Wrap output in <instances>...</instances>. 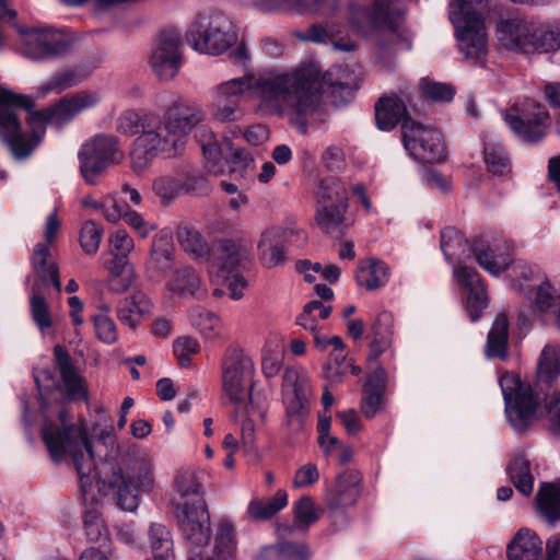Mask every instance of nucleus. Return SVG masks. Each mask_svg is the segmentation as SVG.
Segmentation results:
<instances>
[{
    "mask_svg": "<svg viewBox=\"0 0 560 560\" xmlns=\"http://www.w3.org/2000/svg\"><path fill=\"white\" fill-rule=\"evenodd\" d=\"M421 89L424 95L434 101L450 102L454 96L453 88L445 83L423 81Z\"/></svg>",
    "mask_w": 560,
    "mask_h": 560,
    "instance_id": "69168bd1",
    "label": "nucleus"
},
{
    "mask_svg": "<svg viewBox=\"0 0 560 560\" xmlns=\"http://www.w3.org/2000/svg\"><path fill=\"white\" fill-rule=\"evenodd\" d=\"M194 49L220 55L237 39L232 21L223 13L199 16L186 35Z\"/></svg>",
    "mask_w": 560,
    "mask_h": 560,
    "instance_id": "9b49d317",
    "label": "nucleus"
},
{
    "mask_svg": "<svg viewBox=\"0 0 560 560\" xmlns=\"http://www.w3.org/2000/svg\"><path fill=\"white\" fill-rule=\"evenodd\" d=\"M54 359L56 368L61 376L67 395L71 399H88L86 385L73 364L69 351L57 345L54 347Z\"/></svg>",
    "mask_w": 560,
    "mask_h": 560,
    "instance_id": "b1692460",
    "label": "nucleus"
},
{
    "mask_svg": "<svg viewBox=\"0 0 560 560\" xmlns=\"http://www.w3.org/2000/svg\"><path fill=\"white\" fill-rule=\"evenodd\" d=\"M173 351L182 366L190 364V355L200 351L199 342L189 336L178 337L173 343Z\"/></svg>",
    "mask_w": 560,
    "mask_h": 560,
    "instance_id": "bf43d9fd",
    "label": "nucleus"
},
{
    "mask_svg": "<svg viewBox=\"0 0 560 560\" xmlns=\"http://www.w3.org/2000/svg\"><path fill=\"white\" fill-rule=\"evenodd\" d=\"M315 223L323 233L340 238L352 224L348 214V203H316Z\"/></svg>",
    "mask_w": 560,
    "mask_h": 560,
    "instance_id": "5701e85b",
    "label": "nucleus"
},
{
    "mask_svg": "<svg viewBox=\"0 0 560 560\" xmlns=\"http://www.w3.org/2000/svg\"><path fill=\"white\" fill-rule=\"evenodd\" d=\"M103 97L100 91L81 90L61 97L56 104L32 112L28 125L31 133L22 131L19 109L32 110L34 100L25 94L15 93L0 85V138L16 161L28 159L44 135L40 127L45 124L63 126L72 121L82 112L98 106Z\"/></svg>",
    "mask_w": 560,
    "mask_h": 560,
    "instance_id": "7ed1b4c3",
    "label": "nucleus"
},
{
    "mask_svg": "<svg viewBox=\"0 0 560 560\" xmlns=\"http://www.w3.org/2000/svg\"><path fill=\"white\" fill-rule=\"evenodd\" d=\"M206 471L180 467L173 479V489L182 502L177 503V518L184 538L199 547L210 540V514L203 499Z\"/></svg>",
    "mask_w": 560,
    "mask_h": 560,
    "instance_id": "39448f33",
    "label": "nucleus"
},
{
    "mask_svg": "<svg viewBox=\"0 0 560 560\" xmlns=\"http://www.w3.org/2000/svg\"><path fill=\"white\" fill-rule=\"evenodd\" d=\"M153 71L163 80L173 79L180 66L179 37L175 33H163L156 47L154 48L151 59Z\"/></svg>",
    "mask_w": 560,
    "mask_h": 560,
    "instance_id": "6ab92c4d",
    "label": "nucleus"
},
{
    "mask_svg": "<svg viewBox=\"0 0 560 560\" xmlns=\"http://www.w3.org/2000/svg\"><path fill=\"white\" fill-rule=\"evenodd\" d=\"M441 249L450 264H453L454 258L460 260L466 257V252H469L467 240L453 228H445L442 231Z\"/></svg>",
    "mask_w": 560,
    "mask_h": 560,
    "instance_id": "49530a36",
    "label": "nucleus"
},
{
    "mask_svg": "<svg viewBox=\"0 0 560 560\" xmlns=\"http://www.w3.org/2000/svg\"><path fill=\"white\" fill-rule=\"evenodd\" d=\"M284 395H311L310 376L303 368H285L283 373Z\"/></svg>",
    "mask_w": 560,
    "mask_h": 560,
    "instance_id": "09e8293b",
    "label": "nucleus"
},
{
    "mask_svg": "<svg viewBox=\"0 0 560 560\" xmlns=\"http://www.w3.org/2000/svg\"><path fill=\"white\" fill-rule=\"evenodd\" d=\"M533 301L540 312L552 310L557 314L560 307V294H556L555 289L549 281L540 282L533 292Z\"/></svg>",
    "mask_w": 560,
    "mask_h": 560,
    "instance_id": "603ef678",
    "label": "nucleus"
},
{
    "mask_svg": "<svg viewBox=\"0 0 560 560\" xmlns=\"http://www.w3.org/2000/svg\"><path fill=\"white\" fill-rule=\"evenodd\" d=\"M288 504V494L284 490H278L269 499H254L247 508L248 516L254 521H265L273 516Z\"/></svg>",
    "mask_w": 560,
    "mask_h": 560,
    "instance_id": "37998d69",
    "label": "nucleus"
},
{
    "mask_svg": "<svg viewBox=\"0 0 560 560\" xmlns=\"http://www.w3.org/2000/svg\"><path fill=\"white\" fill-rule=\"evenodd\" d=\"M190 546V556L188 560H230L233 559L236 552V540L234 534L233 525L226 521L222 520L219 522L217 532L214 535V547L213 552L217 559L211 558L208 555H205L201 548L207 547L206 545L195 547Z\"/></svg>",
    "mask_w": 560,
    "mask_h": 560,
    "instance_id": "a878e982",
    "label": "nucleus"
},
{
    "mask_svg": "<svg viewBox=\"0 0 560 560\" xmlns=\"http://www.w3.org/2000/svg\"><path fill=\"white\" fill-rule=\"evenodd\" d=\"M124 158L119 139L105 133L84 142L78 153L81 175L89 185H96L98 176L109 166L121 163Z\"/></svg>",
    "mask_w": 560,
    "mask_h": 560,
    "instance_id": "f8f14e48",
    "label": "nucleus"
},
{
    "mask_svg": "<svg viewBox=\"0 0 560 560\" xmlns=\"http://www.w3.org/2000/svg\"><path fill=\"white\" fill-rule=\"evenodd\" d=\"M509 319L504 313L495 316L488 334L485 353L489 359L505 360L508 358Z\"/></svg>",
    "mask_w": 560,
    "mask_h": 560,
    "instance_id": "72a5a7b5",
    "label": "nucleus"
},
{
    "mask_svg": "<svg viewBox=\"0 0 560 560\" xmlns=\"http://www.w3.org/2000/svg\"><path fill=\"white\" fill-rule=\"evenodd\" d=\"M389 280V267L382 260L370 258L366 265H361L357 270V281L368 290H377Z\"/></svg>",
    "mask_w": 560,
    "mask_h": 560,
    "instance_id": "58836bf2",
    "label": "nucleus"
},
{
    "mask_svg": "<svg viewBox=\"0 0 560 560\" xmlns=\"http://www.w3.org/2000/svg\"><path fill=\"white\" fill-rule=\"evenodd\" d=\"M109 258L128 259V255L135 247L133 240L125 230H117L109 235Z\"/></svg>",
    "mask_w": 560,
    "mask_h": 560,
    "instance_id": "4d7b16f0",
    "label": "nucleus"
},
{
    "mask_svg": "<svg viewBox=\"0 0 560 560\" xmlns=\"http://www.w3.org/2000/svg\"><path fill=\"white\" fill-rule=\"evenodd\" d=\"M319 479V472L314 464H305L298 469L293 479L295 488H304L315 483Z\"/></svg>",
    "mask_w": 560,
    "mask_h": 560,
    "instance_id": "774afa93",
    "label": "nucleus"
},
{
    "mask_svg": "<svg viewBox=\"0 0 560 560\" xmlns=\"http://www.w3.org/2000/svg\"><path fill=\"white\" fill-rule=\"evenodd\" d=\"M67 48L63 36L52 28H31L22 32V54L32 60H45Z\"/></svg>",
    "mask_w": 560,
    "mask_h": 560,
    "instance_id": "f3484780",
    "label": "nucleus"
},
{
    "mask_svg": "<svg viewBox=\"0 0 560 560\" xmlns=\"http://www.w3.org/2000/svg\"><path fill=\"white\" fill-rule=\"evenodd\" d=\"M351 19L361 26V18H366L373 30L386 28L395 31L405 11L400 2L392 0L375 1L370 11V0H348Z\"/></svg>",
    "mask_w": 560,
    "mask_h": 560,
    "instance_id": "dca6fc26",
    "label": "nucleus"
},
{
    "mask_svg": "<svg viewBox=\"0 0 560 560\" xmlns=\"http://www.w3.org/2000/svg\"><path fill=\"white\" fill-rule=\"evenodd\" d=\"M285 72H298L308 71L311 72L310 85L312 93L315 96L314 104L305 113H288L285 116H295L298 118H306L312 115L320 105L322 96L324 93H328L331 101L336 105H345L349 103L358 89L354 81L353 74L347 69H335L322 74L318 67L315 65H307L298 67L291 70H284Z\"/></svg>",
    "mask_w": 560,
    "mask_h": 560,
    "instance_id": "9d476101",
    "label": "nucleus"
},
{
    "mask_svg": "<svg viewBox=\"0 0 560 560\" xmlns=\"http://www.w3.org/2000/svg\"><path fill=\"white\" fill-rule=\"evenodd\" d=\"M295 522L307 528L318 520L315 504L310 497H303L294 504Z\"/></svg>",
    "mask_w": 560,
    "mask_h": 560,
    "instance_id": "e2e57ef3",
    "label": "nucleus"
},
{
    "mask_svg": "<svg viewBox=\"0 0 560 560\" xmlns=\"http://www.w3.org/2000/svg\"><path fill=\"white\" fill-rule=\"evenodd\" d=\"M103 233L102 225L95 221L90 220L83 223L80 232V245L88 255H93L97 252Z\"/></svg>",
    "mask_w": 560,
    "mask_h": 560,
    "instance_id": "5fc2aeb1",
    "label": "nucleus"
},
{
    "mask_svg": "<svg viewBox=\"0 0 560 560\" xmlns=\"http://www.w3.org/2000/svg\"><path fill=\"white\" fill-rule=\"evenodd\" d=\"M411 103L409 93L400 91L388 96L381 97L375 104L376 125L381 130H392L399 122L401 126L412 121L408 116V106Z\"/></svg>",
    "mask_w": 560,
    "mask_h": 560,
    "instance_id": "aec40b11",
    "label": "nucleus"
},
{
    "mask_svg": "<svg viewBox=\"0 0 560 560\" xmlns=\"http://www.w3.org/2000/svg\"><path fill=\"white\" fill-rule=\"evenodd\" d=\"M474 253L480 267L493 276L500 275L501 271L506 269L510 262L508 255L494 256L489 249L478 250L475 248Z\"/></svg>",
    "mask_w": 560,
    "mask_h": 560,
    "instance_id": "6e6d98bb",
    "label": "nucleus"
},
{
    "mask_svg": "<svg viewBox=\"0 0 560 560\" xmlns=\"http://www.w3.org/2000/svg\"><path fill=\"white\" fill-rule=\"evenodd\" d=\"M176 236L186 253L199 260L208 259L210 248L199 231L188 225H179Z\"/></svg>",
    "mask_w": 560,
    "mask_h": 560,
    "instance_id": "79ce46f5",
    "label": "nucleus"
},
{
    "mask_svg": "<svg viewBox=\"0 0 560 560\" xmlns=\"http://www.w3.org/2000/svg\"><path fill=\"white\" fill-rule=\"evenodd\" d=\"M160 104L165 105L162 118L164 129L176 139L184 150L188 136L203 120L205 113L200 104L186 100L172 92L159 96Z\"/></svg>",
    "mask_w": 560,
    "mask_h": 560,
    "instance_id": "ddd939ff",
    "label": "nucleus"
},
{
    "mask_svg": "<svg viewBox=\"0 0 560 560\" xmlns=\"http://www.w3.org/2000/svg\"><path fill=\"white\" fill-rule=\"evenodd\" d=\"M310 395H284L287 424L300 428L308 412Z\"/></svg>",
    "mask_w": 560,
    "mask_h": 560,
    "instance_id": "8fccbe9b",
    "label": "nucleus"
},
{
    "mask_svg": "<svg viewBox=\"0 0 560 560\" xmlns=\"http://www.w3.org/2000/svg\"><path fill=\"white\" fill-rule=\"evenodd\" d=\"M174 253V244L167 234L154 236L147 261V272L151 279H161L172 269Z\"/></svg>",
    "mask_w": 560,
    "mask_h": 560,
    "instance_id": "bb28decb",
    "label": "nucleus"
},
{
    "mask_svg": "<svg viewBox=\"0 0 560 560\" xmlns=\"http://www.w3.org/2000/svg\"><path fill=\"white\" fill-rule=\"evenodd\" d=\"M311 72H285L270 70L254 75L232 78L211 90V114L219 122L241 120L245 110L242 97L255 91L258 109L264 114L285 116L288 113H305L314 104L315 96L310 85Z\"/></svg>",
    "mask_w": 560,
    "mask_h": 560,
    "instance_id": "f03ea898",
    "label": "nucleus"
},
{
    "mask_svg": "<svg viewBox=\"0 0 560 560\" xmlns=\"http://www.w3.org/2000/svg\"><path fill=\"white\" fill-rule=\"evenodd\" d=\"M203 154L207 160V168L210 173L218 175L223 172L222 160L238 166H245L249 162V154L234 145V143L224 138L219 144L209 143L203 145Z\"/></svg>",
    "mask_w": 560,
    "mask_h": 560,
    "instance_id": "4be33fe9",
    "label": "nucleus"
},
{
    "mask_svg": "<svg viewBox=\"0 0 560 560\" xmlns=\"http://www.w3.org/2000/svg\"><path fill=\"white\" fill-rule=\"evenodd\" d=\"M218 259L223 270L232 271L241 261L238 247L232 242L222 244Z\"/></svg>",
    "mask_w": 560,
    "mask_h": 560,
    "instance_id": "338daca9",
    "label": "nucleus"
},
{
    "mask_svg": "<svg viewBox=\"0 0 560 560\" xmlns=\"http://www.w3.org/2000/svg\"><path fill=\"white\" fill-rule=\"evenodd\" d=\"M497 36L510 50L524 54L556 51L560 49V20L546 23L522 19L501 21Z\"/></svg>",
    "mask_w": 560,
    "mask_h": 560,
    "instance_id": "0eeeda50",
    "label": "nucleus"
},
{
    "mask_svg": "<svg viewBox=\"0 0 560 560\" xmlns=\"http://www.w3.org/2000/svg\"><path fill=\"white\" fill-rule=\"evenodd\" d=\"M560 377V343L549 342L541 349L536 363L538 385H552Z\"/></svg>",
    "mask_w": 560,
    "mask_h": 560,
    "instance_id": "2f4dec72",
    "label": "nucleus"
},
{
    "mask_svg": "<svg viewBox=\"0 0 560 560\" xmlns=\"http://www.w3.org/2000/svg\"><path fill=\"white\" fill-rule=\"evenodd\" d=\"M180 185L173 177H161L154 180L153 191L163 202H170L175 199L179 192Z\"/></svg>",
    "mask_w": 560,
    "mask_h": 560,
    "instance_id": "0e129e2a",
    "label": "nucleus"
},
{
    "mask_svg": "<svg viewBox=\"0 0 560 560\" xmlns=\"http://www.w3.org/2000/svg\"><path fill=\"white\" fill-rule=\"evenodd\" d=\"M257 255L266 268H273L284 262L285 250L282 229L272 226L261 232L257 242Z\"/></svg>",
    "mask_w": 560,
    "mask_h": 560,
    "instance_id": "c85d7f7f",
    "label": "nucleus"
},
{
    "mask_svg": "<svg viewBox=\"0 0 560 560\" xmlns=\"http://www.w3.org/2000/svg\"><path fill=\"white\" fill-rule=\"evenodd\" d=\"M454 276L458 283L468 291L466 299V311L471 320H477L488 306L486 290L481 283L478 272L470 267L462 266L454 268Z\"/></svg>",
    "mask_w": 560,
    "mask_h": 560,
    "instance_id": "412c9836",
    "label": "nucleus"
},
{
    "mask_svg": "<svg viewBox=\"0 0 560 560\" xmlns=\"http://www.w3.org/2000/svg\"><path fill=\"white\" fill-rule=\"evenodd\" d=\"M144 122V130L136 138L131 151V164L137 173L145 170L159 155L173 159L184 151L158 116L152 115Z\"/></svg>",
    "mask_w": 560,
    "mask_h": 560,
    "instance_id": "6e6552de",
    "label": "nucleus"
},
{
    "mask_svg": "<svg viewBox=\"0 0 560 560\" xmlns=\"http://www.w3.org/2000/svg\"><path fill=\"white\" fill-rule=\"evenodd\" d=\"M62 427L46 422L42 438L55 462L70 456L75 467L80 488L84 495L96 487L105 495H113L124 511L133 512L139 505L140 493L154 489L153 459L137 445L120 450L110 434L107 439L110 450L100 466L95 464V452L104 442L93 445L81 424H66L63 412L59 415Z\"/></svg>",
    "mask_w": 560,
    "mask_h": 560,
    "instance_id": "f257e3e1",
    "label": "nucleus"
},
{
    "mask_svg": "<svg viewBox=\"0 0 560 560\" xmlns=\"http://www.w3.org/2000/svg\"><path fill=\"white\" fill-rule=\"evenodd\" d=\"M93 323L96 337L107 345H113L118 339L117 326L110 316L94 315Z\"/></svg>",
    "mask_w": 560,
    "mask_h": 560,
    "instance_id": "052dcab7",
    "label": "nucleus"
},
{
    "mask_svg": "<svg viewBox=\"0 0 560 560\" xmlns=\"http://www.w3.org/2000/svg\"><path fill=\"white\" fill-rule=\"evenodd\" d=\"M312 551L305 542L282 541L262 547L255 560H310Z\"/></svg>",
    "mask_w": 560,
    "mask_h": 560,
    "instance_id": "f704fd0d",
    "label": "nucleus"
},
{
    "mask_svg": "<svg viewBox=\"0 0 560 560\" xmlns=\"http://www.w3.org/2000/svg\"><path fill=\"white\" fill-rule=\"evenodd\" d=\"M373 339L370 343L369 361H375L390 346L392 316L388 313L380 314L372 325Z\"/></svg>",
    "mask_w": 560,
    "mask_h": 560,
    "instance_id": "ea45409f",
    "label": "nucleus"
},
{
    "mask_svg": "<svg viewBox=\"0 0 560 560\" xmlns=\"http://www.w3.org/2000/svg\"><path fill=\"white\" fill-rule=\"evenodd\" d=\"M508 474L514 487L524 495H529L534 488L530 463L525 456H515L508 466Z\"/></svg>",
    "mask_w": 560,
    "mask_h": 560,
    "instance_id": "c03bdc74",
    "label": "nucleus"
},
{
    "mask_svg": "<svg viewBox=\"0 0 560 560\" xmlns=\"http://www.w3.org/2000/svg\"><path fill=\"white\" fill-rule=\"evenodd\" d=\"M549 430L552 434L560 436V390H553L544 397Z\"/></svg>",
    "mask_w": 560,
    "mask_h": 560,
    "instance_id": "680f3d73",
    "label": "nucleus"
},
{
    "mask_svg": "<svg viewBox=\"0 0 560 560\" xmlns=\"http://www.w3.org/2000/svg\"><path fill=\"white\" fill-rule=\"evenodd\" d=\"M83 524L88 539L105 547L108 541V532L101 517V513L95 509L88 511L84 514Z\"/></svg>",
    "mask_w": 560,
    "mask_h": 560,
    "instance_id": "3c124183",
    "label": "nucleus"
},
{
    "mask_svg": "<svg viewBox=\"0 0 560 560\" xmlns=\"http://www.w3.org/2000/svg\"><path fill=\"white\" fill-rule=\"evenodd\" d=\"M103 267L107 270L105 283L108 291L121 294L131 288L135 272L128 259L104 258Z\"/></svg>",
    "mask_w": 560,
    "mask_h": 560,
    "instance_id": "7c9ffc66",
    "label": "nucleus"
},
{
    "mask_svg": "<svg viewBox=\"0 0 560 560\" xmlns=\"http://www.w3.org/2000/svg\"><path fill=\"white\" fill-rule=\"evenodd\" d=\"M504 119L513 132L526 142L542 139L551 124L548 110L534 100H525L513 105Z\"/></svg>",
    "mask_w": 560,
    "mask_h": 560,
    "instance_id": "4468645a",
    "label": "nucleus"
},
{
    "mask_svg": "<svg viewBox=\"0 0 560 560\" xmlns=\"http://www.w3.org/2000/svg\"><path fill=\"white\" fill-rule=\"evenodd\" d=\"M148 540L153 558L175 560L173 538L165 525L152 523L148 530Z\"/></svg>",
    "mask_w": 560,
    "mask_h": 560,
    "instance_id": "a19ab883",
    "label": "nucleus"
},
{
    "mask_svg": "<svg viewBox=\"0 0 560 560\" xmlns=\"http://www.w3.org/2000/svg\"><path fill=\"white\" fill-rule=\"evenodd\" d=\"M60 229V220L58 219L57 212H51L46 220L45 224V242L38 243L33 250V267L43 280L45 285L49 284V281L54 283V287L59 292L61 290V282L59 279L58 268L56 264L48 262L47 257L49 256V244L55 240L57 232Z\"/></svg>",
    "mask_w": 560,
    "mask_h": 560,
    "instance_id": "a211bd4d",
    "label": "nucleus"
},
{
    "mask_svg": "<svg viewBox=\"0 0 560 560\" xmlns=\"http://www.w3.org/2000/svg\"><path fill=\"white\" fill-rule=\"evenodd\" d=\"M316 203L336 205L348 203V190L345 184L337 177L323 178L316 190Z\"/></svg>",
    "mask_w": 560,
    "mask_h": 560,
    "instance_id": "a18cd8bd",
    "label": "nucleus"
},
{
    "mask_svg": "<svg viewBox=\"0 0 560 560\" xmlns=\"http://www.w3.org/2000/svg\"><path fill=\"white\" fill-rule=\"evenodd\" d=\"M255 371L254 360L244 349L231 347L224 352L221 363L222 389L234 407L245 445L254 443L256 428L264 424L267 413L265 399L252 395Z\"/></svg>",
    "mask_w": 560,
    "mask_h": 560,
    "instance_id": "20e7f679",
    "label": "nucleus"
},
{
    "mask_svg": "<svg viewBox=\"0 0 560 560\" xmlns=\"http://www.w3.org/2000/svg\"><path fill=\"white\" fill-rule=\"evenodd\" d=\"M401 136L406 150L415 159L425 163H439L444 160L445 144L438 130L416 121H407L401 127Z\"/></svg>",
    "mask_w": 560,
    "mask_h": 560,
    "instance_id": "2eb2a0df",
    "label": "nucleus"
},
{
    "mask_svg": "<svg viewBox=\"0 0 560 560\" xmlns=\"http://www.w3.org/2000/svg\"><path fill=\"white\" fill-rule=\"evenodd\" d=\"M151 113H138L135 110H125L116 121L117 130L126 136L141 133L144 130V120L151 118Z\"/></svg>",
    "mask_w": 560,
    "mask_h": 560,
    "instance_id": "864d4df0",
    "label": "nucleus"
},
{
    "mask_svg": "<svg viewBox=\"0 0 560 560\" xmlns=\"http://www.w3.org/2000/svg\"><path fill=\"white\" fill-rule=\"evenodd\" d=\"M152 310L153 304L149 296L142 291H135L130 296L119 301L116 315L122 325L135 329Z\"/></svg>",
    "mask_w": 560,
    "mask_h": 560,
    "instance_id": "cd10ccee",
    "label": "nucleus"
},
{
    "mask_svg": "<svg viewBox=\"0 0 560 560\" xmlns=\"http://www.w3.org/2000/svg\"><path fill=\"white\" fill-rule=\"evenodd\" d=\"M539 515L549 523L560 520V483H541L537 495Z\"/></svg>",
    "mask_w": 560,
    "mask_h": 560,
    "instance_id": "4c0bfd02",
    "label": "nucleus"
},
{
    "mask_svg": "<svg viewBox=\"0 0 560 560\" xmlns=\"http://www.w3.org/2000/svg\"><path fill=\"white\" fill-rule=\"evenodd\" d=\"M509 560H541L542 541L529 528L518 529L506 546Z\"/></svg>",
    "mask_w": 560,
    "mask_h": 560,
    "instance_id": "c756f323",
    "label": "nucleus"
},
{
    "mask_svg": "<svg viewBox=\"0 0 560 560\" xmlns=\"http://www.w3.org/2000/svg\"><path fill=\"white\" fill-rule=\"evenodd\" d=\"M50 285H54L51 281H49L48 285H45L37 275V280L32 287V296L30 300L31 315L42 334H45V331L52 326L51 313L43 294L44 290L48 289Z\"/></svg>",
    "mask_w": 560,
    "mask_h": 560,
    "instance_id": "c9c22d12",
    "label": "nucleus"
},
{
    "mask_svg": "<svg viewBox=\"0 0 560 560\" xmlns=\"http://www.w3.org/2000/svg\"><path fill=\"white\" fill-rule=\"evenodd\" d=\"M500 387L508 421L515 431H525L539 418L541 398L533 390L529 383L516 374L502 375Z\"/></svg>",
    "mask_w": 560,
    "mask_h": 560,
    "instance_id": "1a4fd4ad",
    "label": "nucleus"
},
{
    "mask_svg": "<svg viewBox=\"0 0 560 560\" xmlns=\"http://www.w3.org/2000/svg\"><path fill=\"white\" fill-rule=\"evenodd\" d=\"M168 290L179 298L203 295L199 275L191 267L185 266L173 275L167 283Z\"/></svg>",
    "mask_w": 560,
    "mask_h": 560,
    "instance_id": "e433bc0d",
    "label": "nucleus"
},
{
    "mask_svg": "<svg viewBox=\"0 0 560 560\" xmlns=\"http://www.w3.org/2000/svg\"><path fill=\"white\" fill-rule=\"evenodd\" d=\"M189 318L206 338H217L221 335V319L215 314L198 307L190 311Z\"/></svg>",
    "mask_w": 560,
    "mask_h": 560,
    "instance_id": "de8ad7c7",
    "label": "nucleus"
},
{
    "mask_svg": "<svg viewBox=\"0 0 560 560\" xmlns=\"http://www.w3.org/2000/svg\"><path fill=\"white\" fill-rule=\"evenodd\" d=\"M485 161L488 170L498 176H504L510 171L509 159L504 150L495 147L485 149Z\"/></svg>",
    "mask_w": 560,
    "mask_h": 560,
    "instance_id": "13d9d810",
    "label": "nucleus"
},
{
    "mask_svg": "<svg viewBox=\"0 0 560 560\" xmlns=\"http://www.w3.org/2000/svg\"><path fill=\"white\" fill-rule=\"evenodd\" d=\"M361 477L359 472L347 470L340 474L332 489L326 494V503L330 511H339L353 505L360 494L359 483Z\"/></svg>",
    "mask_w": 560,
    "mask_h": 560,
    "instance_id": "393cba45",
    "label": "nucleus"
},
{
    "mask_svg": "<svg viewBox=\"0 0 560 560\" xmlns=\"http://www.w3.org/2000/svg\"><path fill=\"white\" fill-rule=\"evenodd\" d=\"M89 75L82 67L62 69L52 74L49 80L37 88V97H45L50 93H61L83 82Z\"/></svg>",
    "mask_w": 560,
    "mask_h": 560,
    "instance_id": "473e14b6",
    "label": "nucleus"
},
{
    "mask_svg": "<svg viewBox=\"0 0 560 560\" xmlns=\"http://www.w3.org/2000/svg\"><path fill=\"white\" fill-rule=\"evenodd\" d=\"M489 11L486 0H454L450 3V19L459 51L474 66H483L488 56L485 18Z\"/></svg>",
    "mask_w": 560,
    "mask_h": 560,
    "instance_id": "423d86ee",
    "label": "nucleus"
}]
</instances>
